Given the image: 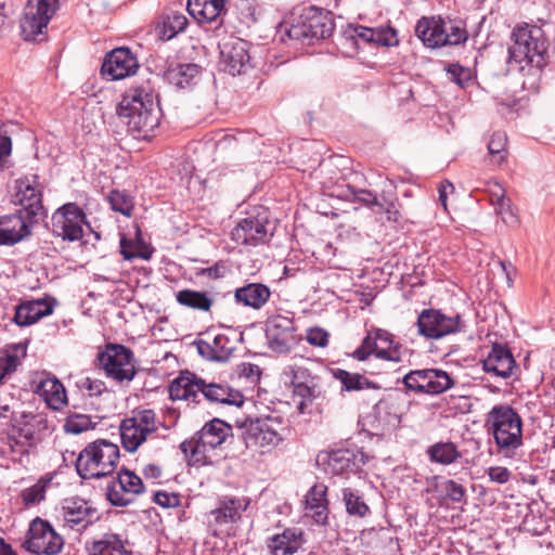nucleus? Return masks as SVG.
Returning <instances> with one entry per match:
<instances>
[{
  "mask_svg": "<svg viewBox=\"0 0 555 555\" xmlns=\"http://www.w3.org/2000/svg\"><path fill=\"white\" fill-rule=\"evenodd\" d=\"M64 546V539L52 525L40 517L31 520L23 547L37 555H56Z\"/></svg>",
  "mask_w": 555,
  "mask_h": 555,
  "instance_id": "obj_11",
  "label": "nucleus"
},
{
  "mask_svg": "<svg viewBox=\"0 0 555 555\" xmlns=\"http://www.w3.org/2000/svg\"><path fill=\"white\" fill-rule=\"evenodd\" d=\"M139 67L137 56L129 48L120 47L106 53L101 73L109 80H120L135 74Z\"/></svg>",
  "mask_w": 555,
  "mask_h": 555,
  "instance_id": "obj_22",
  "label": "nucleus"
},
{
  "mask_svg": "<svg viewBox=\"0 0 555 555\" xmlns=\"http://www.w3.org/2000/svg\"><path fill=\"white\" fill-rule=\"evenodd\" d=\"M188 26V18L182 13L175 12L164 20L162 36L169 40L183 31Z\"/></svg>",
  "mask_w": 555,
  "mask_h": 555,
  "instance_id": "obj_52",
  "label": "nucleus"
},
{
  "mask_svg": "<svg viewBox=\"0 0 555 555\" xmlns=\"http://www.w3.org/2000/svg\"><path fill=\"white\" fill-rule=\"evenodd\" d=\"M53 474L48 473L40 477L35 485L24 489L21 493L23 503L28 507L43 501L46 499L47 489L53 480Z\"/></svg>",
  "mask_w": 555,
  "mask_h": 555,
  "instance_id": "obj_42",
  "label": "nucleus"
},
{
  "mask_svg": "<svg viewBox=\"0 0 555 555\" xmlns=\"http://www.w3.org/2000/svg\"><path fill=\"white\" fill-rule=\"evenodd\" d=\"M153 502L163 508L177 507L180 505V495L178 493H168L166 491H156Z\"/></svg>",
  "mask_w": 555,
  "mask_h": 555,
  "instance_id": "obj_62",
  "label": "nucleus"
},
{
  "mask_svg": "<svg viewBox=\"0 0 555 555\" xmlns=\"http://www.w3.org/2000/svg\"><path fill=\"white\" fill-rule=\"evenodd\" d=\"M201 382L202 378L197 377L196 374L184 371L176 377L168 387L169 397L172 401L186 400L195 404L201 402Z\"/></svg>",
  "mask_w": 555,
  "mask_h": 555,
  "instance_id": "obj_28",
  "label": "nucleus"
},
{
  "mask_svg": "<svg viewBox=\"0 0 555 555\" xmlns=\"http://www.w3.org/2000/svg\"><path fill=\"white\" fill-rule=\"evenodd\" d=\"M266 337L269 348L278 353H288L301 339L294 319L281 314L268 318Z\"/></svg>",
  "mask_w": 555,
  "mask_h": 555,
  "instance_id": "obj_16",
  "label": "nucleus"
},
{
  "mask_svg": "<svg viewBox=\"0 0 555 555\" xmlns=\"http://www.w3.org/2000/svg\"><path fill=\"white\" fill-rule=\"evenodd\" d=\"M307 341L312 346L324 348L328 345V333L321 327L310 328L307 333Z\"/></svg>",
  "mask_w": 555,
  "mask_h": 555,
  "instance_id": "obj_64",
  "label": "nucleus"
},
{
  "mask_svg": "<svg viewBox=\"0 0 555 555\" xmlns=\"http://www.w3.org/2000/svg\"><path fill=\"white\" fill-rule=\"evenodd\" d=\"M122 447L128 452H134L146 440L147 435L137 427L134 421L124 420L119 426Z\"/></svg>",
  "mask_w": 555,
  "mask_h": 555,
  "instance_id": "obj_40",
  "label": "nucleus"
},
{
  "mask_svg": "<svg viewBox=\"0 0 555 555\" xmlns=\"http://www.w3.org/2000/svg\"><path fill=\"white\" fill-rule=\"evenodd\" d=\"M96 360L106 376L118 383L131 382L137 374L134 353L124 345L107 344Z\"/></svg>",
  "mask_w": 555,
  "mask_h": 555,
  "instance_id": "obj_8",
  "label": "nucleus"
},
{
  "mask_svg": "<svg viewBox=\"0 0 555 555\" xmlns=\"http://www.w3.org/2000/svg\"><path fill=\"white\" fill-rule=\"evenodd\" d=\"M83 224L90 227L85 211L76 203L64 204L52 217L53 233L68 242L83 237Z\"/></svg>",
  "mask_w": 555,
  "mask_h": 555,
  "instance_id": "obj_15",
  "label": "nucleus"
},
{
  "mask_svg": "<svg viewBox=\"0 0 555 555\" xmlns=\"http://www.w3.org/2000/svg\"><path fill=\"white\" fill-rule=\"evenodd\" d=\"M415 34L427 48L444 47V21L440 16H423L415 26Z\"/></svg>",
  "mask_w": 555,
  "mask_h": 555,
  "instance_id": "obj_33",
  "label": "nucleus"
},
{
  "mask_svg": "<svg viewBox=\"0 0 555 555\" xmlns=\"http://www.w3.org/2000/svg\"><path fill=\"white\" fill-rule=\"evenodd\" d=\"M234 11L241 23L250 25L256 22L255 0H236Z\"/></svg>",
  "mask_w": 555,
  "mask_h": 555,
  "instance_id": "obj_56",
  "label": "nucleus"
},
{
  "mask_svg": "<svg viewBox=\"0 0 555 555\" xmlns=\"http://www.w3.org/2000/svg\"><path fill=\"white\" fill-rule=\"evenodd\" d=\"M371 30L373 34L371 44L383 47L398 46L397 30L391 26L371 27Z\"/></svg>",
  "mask_w": 555,
  "mask_h": 555,
  "instance_id": "obj_53",
  "label": "nucleus"
},
{
  "mask_svg": "<svg viewBox=\"0 0 555 555\" xmlns=\"http://www.w3.org/2000/svg\"><path fill=\"white\" fill-rule=\"evenodd\" d=\"M372 35L371 27L357 24L348 25L343 33V38L346 42H349L350 46L359 48L361 42L364 44H371Z\"/></svg>",
  "mask_w": 555,
  "mask_h": 555,
  "instance_id": "obj_51",
  "label": "nucleus"
},
{
  "mask_svg": "<svg viewBox=\"0 0 555 555\" xmlns=\"http://www.w3.org/2000/svg\"><path fill=\"white\" fill-rule=\"evenodd\" d=\"M367 418L375 435H384L400 426L401 413L397 411L395 402L389 397L379 400Z\"/></svg>",
  "mask_w": 555,
  "mask_h": 555,
  "instance_id": "obj_24",
  "label": "nucleus"
},
{
  "mask_svg": "<svg viewBox=\"0 0 555 555\" xmlns=\"http://www.w3.org/2000/svg\"><path fill=\"white\" fill-rule=\"evenodd\" d=\"M248 506V498L224 496L219 500L217 507L207 515V525L211 534L216 538L230 535L233 525L241 521L242 514Z\"/></svg>",
  "mask_w": 555,
  "mask_h": 555,
  "instance_id": "obj_9",
  "label": "nucleus"
},
{
  "mask_svg": "<svg viewBox=\"0 0 555 555\" xmlns=\"http://www.w3.org/2000/svg\"><path fill=\"white\" fill-rule=\"evenodd\" d=\"M225 0H189L188 12L199 23H215L224 12Z\"/></svg>",
  "mask_w": 555,
  "mask_h": 555,
  "instance_id": "obj_35",
  "label": "nucleus"
},
{
  "mask_svg": "<svg viewBox=\"0 0 555 555\" xmlns=\"http://www.w3.org/2000/svg\"><path fill=\"white\" fill-rule=\"evenodd\" d=\"M426 395L438 396L451 389L455 385V379L441 369H427Z\"/></svg>",
  "mask_w": 555,
  "mask_h": 555,
  "instance_id": "obj_39",
  "label": "nucleus"
},
{
  "mask_svg": "<svg viewBox=\"0 0 555 555\" xmlns=\"http://www.w3.org/2000/svg\"><path fill=\"white\" fill-rule=\"evenodd\" d=\"M327 487L324 483H315L306 494V508H313L314 505H326L328 501L326 498Z\"/></svg>",
  "mask_w": 555,
  "mask_h": 555,
  "instance_id": "obj_58",
  "label": "nucleus"
},
{
  "mask_svg": "<svg viewBox=\"0 0 555 555\" xmlns=\"http://www.w3.org/2000/svg\"><path fill=\"white\" fill-rule=\"evenodd\" d=\"M332 373L333 377L340 383L341 391L352 392L365 389H380L376 382L366 378L363 374L352 373L343 369H335Z\"/></svg>",
  "mask_w": 555,
  "mask_h": 555,
  "instance_id": "obj_37",
  "label": "nucleus"
},
{
  "mask_svg": "<svg viewBox=\"0 0 555 555\" xmlns=\"http://www.w3.org/2000/svg\"><path fill=\"white\" fill-rule=\"evenodd\" d=\"M201 395L211 403L242 406L245 398L240 390L222 383H207L202 378Z\"/></svg>",
  "mask_w": 555,
  "mask_h": 555,
  "instance_id": "obj_30",
  "label": "nucleus"
},
{
  "mask_svg": "<svg viewBox=\"0 0 555 555\" xmlns=\"http://www.w3.org/2000/svg\"><path fill=\"white\" fill-rule=\"evenodd\" d=\"M482 369L486 373L503 379L513 375V370L517 369L516 360L506 345L495 343L482 361Z\"/></svg>",
  "mask_w": 555,
  "mask_h": 555,
  "instance_id": "obj_25",
  "label": "nucleus"
},
{
  "mask_svg": "<svg viewBox=\"0 0 555 555\" xmlns=\"http://www.w3.org/2000/svg\"><path fill=\"white\" fill-rule=\"evenodd\" d=\"M7 427L17 434V437H22L27 448H33L49 430V421L44 413L22 411L18 415L11 416V424Z\"/></svg>",
  "mask_w": 555,
  "mask_h": 555,
  "instance_id": "obj_18",
  "label": "nucleus"
},
{
  "mask_svg": "<svg viewBox=\"0 0 555 555\" xmlns=\"http://www.w3.org/2000/svg\"><path fill=\"white\" fill-rule=\"evenodd\" d=\"M418 334L428 339H439L463 331L461 315L448 317L441 310L424 309L416 321Z\"/></svg>",
  "mask_w": 555,
  "mask_h": 555,
  "instance_id": "obj_14",
  "label": "nucleus"
},
{
  "mask_svg": "<svg viewBox=\"0 0 555 555\" xmlns=\"http://www.w3.org/2000/svg\"><path fill=\"white\" fill-rule=\"evenodd\" d=\"M446 70L451 79L462 88L466 87L472 79L470 70L459 63L449 64Z\"/></svg>",
  "mask_w": 555,
  "mask_h": 555,
  "instance_id": "obj_59",
  "label": "nucleus"
},
{
  "mask_svg": "<svg viewBox=\"0 0 555 555\" xmlns=\"http://www.w3.org/2000/svg\"><path fill=\"white\" fill-rule=\"evenodd\" d=\"M437 489L443 494L446 501L456 504L467 503L465 487L453 479L441 480L440 483L437 485Z\"/></svg>",
  "mask_w": 555,
  "mask_h": 555,
  "instance_id": "obj_46",
  "label": "nucleus"
},
{
  "mask_svg": "<svg viewBox=\"0 0 555 555\" xmlns=\"http://www.w3.org/2000/svg\"><path fill=\"white\" fill-rule=\"evenodd\" d=\"M270 297L271 291L263 283H247L234 291V299L237 305L255 310L261 309Z\"/></svg>",
  "mask_w": 555,
  "mask_h": 555,
  "instance_id": "obj_32",
  "label": "nucleus"
},
{
  "mask_svg": "<svg viewBox=\"0 0 555 555\" xmlns=\"http://www.w3.org/2000/svg\"><path fill=\"white\" fill-rule=\"evenodd\" d=\"M150 81L130 86L117 104L116 114L135 139H149L159 126L160 107Z\"/></svg>",
  "mask_w": 555,
  "mask_h": 555,
  "instance_id": "obj_1",
  "label": "nucleus"
},
{
  "mask_svg": "<svg viewBox=\"0 0 555 555\" xmlns=\"http://www.w3.org/2000/svg\"><path fill=\"white\" fill-rule=\"evenodd\" d=\"M388 331L383 328H374L370 331L366 336L362 339L360 346L352 352V358L358 361H365L370 356H375L380 360H397L396 349L393 351H386L385 349L378 348V341H386Z\"/></svg>",
  "mask_w": 555,
  "mask_h": 555,
  "instance_id": "obj_27",
  "label": "nucleus"
},
{
  "mask_svg": "<svg viewBox=\"0 0 555 555\" xmlns=\"http://www.w3.org/2000/svg\"><path fill=\"white\" fill-rule=\"evenodd\" d=\"M347 192L350 202L360 203L367 208H371L373 204H376L377 194L371 190L347 184Z\"/></svg>",
  "mask_w": 555,
  "mask_h": 555,
  "instance_id": "obj_57",
  "label": "nucleus"
},
{
  "mask_svg": "<svg viewBox=\"0 0 555 555\" xmlns=\"http://www.w3.org/2000/svg\"><path fill=\"white\" fill-rule=\"evenodd\" d=\"M201 69L195 63H172L164 72V78L177 89H186L196 85Z\"/></svg>",
  "mask_w": 555,
  "mask_h": 555,
  "instance_id": "obj_31",
  "label": "nucleus"
},
{
  "mask_svg": "<svg viewBox=\"0 0 555 555\" xmlns=\"http://www.w3.org/2000/svg\"><path fill=\"white\" fill-rule=\"evenodd\" d=\"M304 531L297 527H287L281 533L269 537L266 541L270 555H294L305 544Z\"/></svg>",
  "mask_w": 555,
  "mask_h": 555,
  "instance_id": "obj_26",
  "label": "nucleus"
},
{
  "mask_svg": "<svg viewBox=\"0 0 555 555\" xmlns=\"http://www.w3.org/2000/svg\"><path fill=\"white\" fill-rule=\"evenodd\" d=\"M486 427L493 436L495 453L513 459L524 444L522 418L509 404H496L487 414Z\"/></svg>",
  "mask_w": 555,
  "mask_h": 555,
  "instance_id": "obj_2",
  "label": "nucleus"
},
{
  "mask_svg": "<svg viewBox=\"0 0 555 555\" xmlns=\"http://www.w3.org/2000/svg\"><path fill=\"white\" fill-rule=\"evenodd\" d=\"M42 0H28L21 20V35L26 41L41 42L46 39L48 24L53 16L41 3Z\"/></svg>",
  "mask_w": 555,
  "mask_h": 555,
  "instance_id": "obj_19",
  "label": "nucleus"
},
{
  "mask_svg": "<svg viewBox=\"0 0 555 555\" xmlns=\"http://www.w3.org/2000/svg\"><path fill=\"white\" fill-rule=\"evenodd\" d=\"M77 385L79 389L88 391L89 396H101L106 390L103 380L92 379L90 377L80 379Z\"/></svg>",
  "mask_w": 555,
  "mask_h": 555,
  "instance_id": "obj_63",
  "label": "nucleus"
},
{
  "mask_svg": "<svg viewBox=\"0 0 555 555\" xmlns=\"http://www.w3.org/2000/svg\"><path fill=\"white\" fill-rule=\"evenodd\" d=\"M62 515L65 526L79 533L100 519L96 508L80 496L64 499L62 502Z\"/></svg>",
  "mask_w": 555,
  "mask_h": 555,
  "instance_id": "obj_20",
  "label": "nucleus"
},
{
  "mask_svg": "<svg viewBox=\"0 0 555 555\" xmlns=\"http://www.w3.org/2000/svg\"><path fill=\"white\" fill-rule=\"evenodd\" d=\"M228 272V266L224 261L219 260L214 266L208 268H201L196 271L197 276H206L209 280H219L224 278Z\"/></svg>",
  "mask_w": 555,
  "mask_h": 555,
  "instance_id": "obj_60",
  "label": "nucleus"
},
{
  "mask_svg": "<svg viewBox=\"0 0 555 555\" xmlns=\"http://www.w3.org/2000/svg\"><path fill=\"white\" fill-rule=\"evenodd\" d=\"M107 201L114 211L120 212L126 217H130L132 215L134 201L133 197L125 191L112 190L107 195Z\"/></svg>",
  "mask_w": 555,
  "mask_h": 555,
  "instance_id": "obj_49",
  "label": "nucleus"
},
{
  "mask_svg": "<svg viewBox=\"0 0 555 555\" xmlns=\"http://www.w3.org/2000/svg\"><path fill=\"white\" fill-rule=\"evenodd\" d=\"M468 39V33L462 21L449 23L444 22V46H457L466 42Z\"/></svg>",
  "mask_w": 555,
  "mask_h": 555,
  "instance_id": "obj_50",
  "label": "nucleus"
},
{
  "mask_svg": "<svg viewBox=\"0 0 555 555\" xmlns=\"http://www.w3.org/2000/svg\"><path fill=\"white\" fill-rule=\"evenodd\" d=\"M367 456L360 449H337L322 451L317 456V463L326 474L348 476L357 474L366 463Z\"/></svg>",
  "mask_w": 555,
  "mask_h": 555,
  "instance_id": "obj_12",
  "label": "nucleus"
},
{
  "mask_svg": "<svg viewBox=\"0 0 555 555\" xmlns=\"http://www.w3.org/2000/svg\"><path fill=\"white\" fill-rule=\"evenodd\" d=\"M129 421H134L137 427L141 428L145 435L155 433L156 427V414L151 409L140 410L134 413L132 417H128Z\"/></svg>",
  "mask_w": 555,
  "mask_h": 555,
  "instance_id": "obj_55",
  "label": "nucleus"
},
{
  "mask_svg": "<svg viewBox=\"0 0 555 555\" xmlns=\"http://www.w3.org/2000/svg\"><path fill=\"white\" fill-rule=\"evenodd\" d=\"M31 386L35 393L41 397L49 408L59 410L67 404L65 387L56 377H40L39 380H34Z\"/></svg>",
  "mask_w": 555,
  "mask_h": 555,
  "instance_id": "obj_29",
  "label": "nucleus"
},
{
  "mask_svg": "<svg viewBox=\"0 0 555 555\" xmlns=\"http://www.w3.org/2000/svg\"><path fill=\"white\" fill-rule=\"evenodd\" d=\"M294 392L304 399H315L320 396V389L315 379L305 382L304 384L297 383L294 386Z\"/></svg>",
  "mask_w": 555,
  "mask_h": 555,
  "instance_id": "obj_61",
  "label": "nucleus"
},
{
  "mask_svg": "<svg viewBox=\"0 0 555 555\" xmlns=\"http://www.w3.org/2000/svg\"><path fill=\"white\" fill-rule=\"evenodd\" d=\"M427 369L412 370L408 372L401 379L404 385L405 392L415 395H426Z\"/></svg>",
  "mask_w": 555,
  "mask_h": 555,
  "instance_id": "obj_47",
  "label": "nucleus"
},
{
  "mask_svg": "<svg viewBox=\"0 0 555 555\" xmlns=\"http://www.w3.org/2000/svg\"><path fill=\"white\" fill-rule=\"evenodd\" d=\"M211 344L215 362H225L230 359L234 347L231 345L229 337L224 334H217Z\"/></svg>",
  "mask_w": 555,
  "mask_h": 555,
  "instance_id": "obj_54",
  "label": "nucleus"
},
{
  "mask_svg": "<svg viewBox=\"0 0 555 555\" xmlns=\"http://www.w3.org/2000/svg\"><path fill=\"white\" fill-rule=\"evenodd\" d=\"M343 501L346 506V512L351 516L365 517L370 514V507L365 503L362 495L351 488L343 489Z\"/></svg>",
  "mask_w": 555,
  "mask_h": 555,
  "instance_id": "obj_43",
  "label": "nucleus"
},
{
  "mask_svg": "<svg viewBox=\"0 0 555 555\" xmlns=\"http://www.w3.org/2000/svg\"><path fill=\"white\" fill-rule=\"evenodd\" d=\"M508 62L525 63L540 75L547 64L548 41L539 26H517L512 31Z\"/></svg>",
  "mask_w": 555,
  "mask_h": 555,
  "instance_id": "obj_4",
  "label": "nucleus"
},
{
  "mask_svg": "<svg viewBox=\"0 0 555 555\" xmlns=\"http://www.w3.org/2000/svg\"><path fill=\"white\" fill-rule=\"evenodd\" d=\"M271 236L268 216L260 214L242 219L231 231V240L245 246L267 244Z\"/></svg>",
  "mask_w": 555,
  "mask_h": 555,
  "instance_id": "obj_17",
  "label": "nucleus"
},
{
  "mask_svg": "<svg viewBox=\"0 0 555 555\" xmlns=\"http://www.w3.org/2000/svg\"><path fill=\"white\" fill-rule=\"evenodd\" d=\"M491 201L496 214L501 216L505 224L515 225L518 223V218L512 208V202L505 196V191L502 188H500V192L492 193Z\"/></svg>",
  "mask_w": 555,
  "mask_h": 555,
  "instance_id": "obj_44",
  "label": "nucleus"
},
{
  "mask_svg": "<svg viewBox=\"0 0 555 555\" xmlns=\"http://www.w3.org/2000/svg\"><path fill=\"white\" fill-rule=\"evenodd\" d=\"M335 29L333 13L311 7L306 9L287 29V36L311 46L317 41L330 38Z\"/></svg>",
  "mask_w": 555,
  "mask_h": 555,
  "instance_id": "obj_7",
  "label": "nucleus"
},
{
  "mask_svg": "<svg viewBox=\"0 0 555 555\" xmlns=\"http://www.w3.org/2000/svg\"><path fill=\"white\" fill-rule=\"evenodd\" d=\"M220 66L231 76L245 74L250 67L249 43L232 38L220 46Z\"/></svg>",
  "mask_w": 555,
  "mask_h": 555,
  "instance_id": "obj_21",
  "label": "nucleus"
},
{
  "mask_svg": "<svg viewBox=\"0 0 555 555\" xmlns=\"http://www.w3.org/2000/svg\"><path fill=\"white\" fill-rule=\"evenodd\" d=\"M106 485V499L113 506L124 507L134 502L145 490L142 479L122 466L117 475L111 476Z\"/></svg>",
  "mask_w": 555,
  "mask_h": 555,
  "instance_id": "obj_13",
  "label": "nucleus"
},
{
  "mask_svg": "<svg viewBox=\"0 0 555 555\" xmlns=\"http://www.w3.org/2000/svg\"><path fill=\"white\" fill-rule=\"evenodd\" d=\"M506 145L507 135L505 132L496 131L492 134L488 143V154L493 165L500 166L505 162L507 156Z\"/></svg>",
  "mask_w": 555,
  "mask_h": 555,
  "instance_id": "obj_45",
  "label": "nucleus"
},
{
  "mask_svg": "<svg viewBox=\"0 0 555 555\" xmlns=\"http://www.w3.org/2000/svg\"><path fill=\"white\" fill-rule=\"evenodd\" d=\"M52 312L53 306L46 304L43 300L26 301L16 307L14 322L18 326H28Z\"/></svg>",
  "mask_w": 555,
  "mask_h": 555,
  "instance_id": "obj_36",
  "label": "nucleus"
},
{
  "mask_svg": "<svg viewBox=\"0 0 555 555\" xmlns=\"http://www.w3.org/2000/svg\"><path fill=\"white\" fill-rule=\"evenodd\" d=\"M37 224L26 215L17 210L14 214L0 217V245L12 246L31 234Z\"/></svg>",
  "mask_w": 555,
  "mask_h": 555,
  "instance_id": "obj_23",
  "label": "nucleus"
},
{
  "mask_svg": "<svg viewBox=\"0 0 555 555\" xmlns=\"http://www.w3.org/2000/svg\"><path fill=\"white\" fill-rule=\"evenodd\" d=\"M247 449H260L261 453L275 449L285 439L287 426L280 415H244L235 421Z\"/></svg>",
  "mask_w": 555,
  "mask_h": 555,
  "instance_id": "obj_3",
  "label": "nucleus"
},
{
  "mask_svg": "<svg viewBox=\"0 0 555 555\" xmlns=\"http://www.w3.org/2000/svg\"><path fill=\"white\" fill-rule=\"evenodd\" d=\"M38 180V175L18 178L15 181L16 192L13 196V203L21 206L18 210L37 223L47 216L42 202L43 188Z\"/></svg>",
  "mask_w": 555,
  "mask_h": 555,
  "instance_id": "obj_10",
  "label": "nucleus"
},
{
  "mask_svg": "<svg viewBox=\"0 0 555 555\" xmlns=\"http://www.w3.org/2000/svg\"><path fill=\"white\" fill-rule=\"evenodd\" d=\"M98 423L92 422L91 416L87 414L69 412L66 416L64 430L65 433L79 435L87 430L93 429Z\"/></svg>",
  "mask_w": 555,
  "mask_h": 555,
  "instance_id": "obj_48",
  "label": "nucleus"
},
{
  "mask_svg": "<svg viewBox=\"0 0 555 555\" xmlns=\"http://www.w3.org/2000/svg\"><path fill=\"white\" fill-rule=\"evenodd\" d=\"M426 455L431 463L444 466L456 463L462 457L461 451H459L457 446L452 441H438L433 443L426 449Z\"/></svg>",
  "mask_w": 555,
  "mask_h": 555,
  "instance_id": "obj_38",
  "label": "nucleus"
},
{
  "mask_svg": "<svg viewBox=\"0 0 555 555\" xmlns=\"http://www.w3.org/2000/svg\"><path fill=\"white\" fill-rule=\"evenodd\" d=\"M232 434L233 428L229 423L215 417L205 423L191 438L182 441L180 450L190 465L208 466L212 464V460L206 452L220 447Z\"/></svg>",
  "mask_w": 555,
  "mask_h": 555,
  "instance_id": "obj_6",
  "label": "nucleus"
},
{
  "mask_svg": "<svg viewBox=\"0 0 555 555\" xmlns=\"http://www.w3.org/2000/svg\"><path fill=\"white\" fill-rule=\"evenodd\" d=\"M176 300L179 305L207 312L212 306V299L206 292H198L193 289H181L176 294Z\"/></svg>",
  "mask_w": 555,
  "mask_h": 555,
  "instance_id": "obj_41",
  "label": "nucleus"
},
{
  "mask_svg": "<svg viewBox=\"0 0 555 555\" xmlns=\"http://www.w3.org/2000/svg\"><path fill=\"white\" fill-rule=\"evenodd\" d=\"M127 543L120 534L106 532L88 545L87 551L89 555H132V551L126 547Z\"/></svg>",
  "mask_w": 555,
  "mask_h": 555,
  "instance_id": "obj_34",
  "label": "nucleus"
},
{
  "mask_svg": "<svg viewBox=\"0 0 555 555\" xmlns=\"http://www.w3.org/2000/svg\"><path fill=\"white\" fill-rule=\"evenodd\" d=\"M120 457L119 447L106 439L89 442L76 456L75 468L81 479L111 477Z\"/></svg>",
  "mask_w": 555,
  "mask_h": 555,
  "instance_id": "obj_5",
  "label": "nucleus"
}]
</instances>
